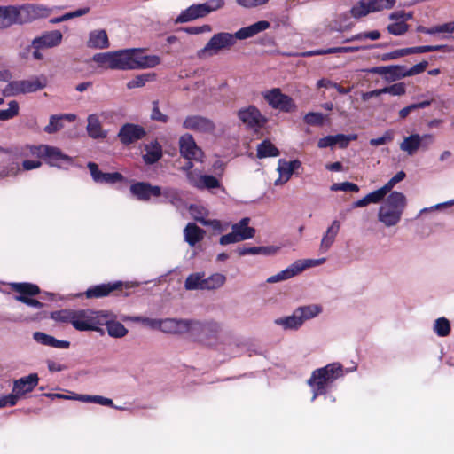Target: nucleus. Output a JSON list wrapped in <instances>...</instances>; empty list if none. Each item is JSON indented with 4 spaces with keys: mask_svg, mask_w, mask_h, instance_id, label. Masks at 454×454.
Wrapping results in <instances>:
<instances>
[{
    "mask_svg": "<svg viewBox=\"0 0 454 454\" xmlns=\"http://www.w3.org/2000/svg\"><path fill=\"white\" fill-rule=\"evenodd\" d=\"M180 153L188 160H201L203 152L196 145L193 137L190 134H185L179 140Z\"/></svg>",
    "mask_w": 454,
    "mask_h": 454,
    "instance_id": "obj_18",
    "label": "nucleus"
},
{
    "mask_svg": "<svg viewBox=\"0 0 454 454\" xmlns=\"http://www.w3.org/2000/svg\"><path fill=\"white\" fill-rule=\"evenodd\" d=\"M421 138L419 134H412L403 139L400 144V149L409 155H413L421 145Z\"/></svg>",
    "mask_w": 454,
    "mask_h": 454,
    "instance_id": "obj_42",
    "label": "nucleus"
},
{
    "mask_svg": "<svg viewBox=\"0 0 454 454\" xmlns=\"http://www.w3.org/2000/svg\"><path fill=\"white\" fill-rule=\"evenodd\" d=\"M204 272L190 274L184 282L186 290H204Z\"/></svg>",
    "mask_w": 454,
    "mask_h": 454,
    "instance_id": "obj_46",
    "label": "nucleus"
},
{
    "mask_svg": "<svg viewBox=\"0 0 454 454\" xmlns=\"http://www.w3.org/2000/svg\"><path fill=\"white\" fill-rule=\"evenodd\" d=\"M88 168L90 172L92 179L99 184H115L123 180V176L119 172L103 173L98 169V166L95 162H89Z\"/></svg>",
    "mask_w": 454,
    "mask_h": 454,
    "instance_id": "obj_23",
    "label": "nucleus"
},
{
    "mask_svg": "<svg viewBox=\"0 0 454 454\" xmlns=\"http://www.w3.org/2000/svg\"><path fill=\"white\" fill-rule=\"evenodd\" d=\"M370 73L385 76L388 81H396L398 79L406 77L405 66L391 65L374 67L369 70Z\"/></svg>",
    "mask_w": 454,
    "mask_h": 454,
    "instance_id": "obj_24",
    "label": "nucleus"
},
{
    "mask_svg": "<svg viewBox=\"0 0 454 454\" xmlns=\"http://www.w3.org/2000/svg\"><path fill=\"white\" fill-rule=\"evenodd\" d=\"M34 340L43 345L58 348H68L70 347L69 341L57 340L53 336L48 335L41 332H35L34 333Z\"/></svg>",
    "mask_w": 454,
    "mask_h": 454,
    "instance_id": "obj_39",
    "label": "nucleus"
},
{
    "mask_svg": "<svg viewBox=\"0 0 454 454\" xmlns=\"http://www.w3.org/2000/svg\"><path fill=\"white\" fill-rule=\"evenodd\" d=\"M206 231L194 223H189L184 230L185 241L191 247H194L197 243L201 241Z\"/></svg>",
    "mask_w": 454,
    "mask_h": 454,
    "instance_id": "obj_37",
    "label": "nucleus"
},
{
    "mask_svg": "<svg viewBox=\"0 0 454 454\" xmlns=\"http://www.w3.org/2000/svg\"><path fill=\"white\" fill-rule=\"evenodd\" d=\"M325 262V259H319V260H305L301 261L298 260L294 262L293 264H291L289 267L285 269L284 270L278 272L276 275H273L267 279L268 283H277L279 281L286 280L288 278H291L299 273L302 272L305 269L315 266L317 264H320Z\"/></svg>",
    "mask_w": 454,
    "mask_h": 454,
    "instance_id": "obj_11",
    "label": "nucleus"
},
{
    "mask_svg": "<svg viewBox=\"0 0 454 454\" xmlns=\"http://www.w3.org/2000/svg\"><path fill=\"white\" fill-rule=\"evenodd\" d=\"M9 108L5 110L0 109V121H7L14 118L19 114V104L16 100L8 103Z\"/></svg>",
    "mask_w": 454,
    "mask_h": 454,
    "instance_id": "obj_51",
    "label": "nucleus"
},
{
    "mask_svg": "<svg viewBox=\"0 0 454 454\" xmlns=\"http://www.w3.org/2000/svg\"><path fill=\"white\" fill-rule=\"evenodd\" d=\"M47 85V78L44 75L35 76L28 80L10 82L4 89L7 96L27 94L43 90Z\"/></svg>",
    "mask_w": 454,
    "mask_h": 454,
    "instance_id": "obj_7",
    "label": "nucleus"
},
{
    "mask_svg": "<svg viewBox=\"0 0 454 454\" xmlns=\"http://www.w3.org/2000/svg\"><path fill=\"white\" fill-rule=\"evenodd\" d=\"M226 281V277L221 273H215L204 278V290H214L221 287Z\"/></svg>",
    "mask_w": 454,
    "mask_h": 454,
    "instance_id": "obj_47",
    "label": "nucleus"
},
{
    "mask_svg": "<svg viewBox=\"0 0 454 454\" xmlns=\"http://www.w3.org/2000/svg\"><path fill=\"white\" fill-rule=\"evenodd\" d=\"M427 66H428V62L424 60L419 64L414 65L412 67H411L409 69H407L405 67V74H406V76H412V75L421 74L426 70Z\"/></svg>",
    "mask_w": 454,
    "mask_h": 454,
    "instance_id": "obj_64",
    "label": "nucleus"
},
{
    "mask_svg": "<svg viewBox=\"0 0 454 454\" xmlns=\"http://www.w3.org/2000/svg\"><path fill=\"white\" fill-rule=\"evenodd\" d=\"M185 333L190 335L195 340H202L204 335V322L198 320L186 319Z\"/></svg>",
    "mask_w": 454,
    "mask_h": 454,
    "instance_id": "obj_45",
    "label": "nucleus"
},
{
    "mask_svg": "<svg viewBox=\"0 0 454 454\" xmlns=\"http://www.w3.org/2000/svg\"><path fill=\"white\" fill-rule=\"evenodd\" d=\"M204 326L203 339L214 337L220 330L219 325L213 321L204 322Z\"/></svg>",
    "mask_w": 454,
    "mask_h": 454,
    "instance_id": "obj_58",
    "label": "nucleus"
},
{
    "mask_svg": "<svg viewBox=\"0 0 454 454\" xmlns=\"http://www.w3.org/2000/svg\"><path fill=\"white\" fill-rule=\"evenodd\" d=\"M155 77L154 74H144L136 76L127 83V88L131 90L135 88H140L145 85V83Z\"/></svg>",
    "mask_w": 454,
    "mask_h": 454,
    "instance_id": "obj_52",
    "label": "nucleus"
},
{
    "mask_svg": "<svg viewBox=\"0 0 454 454\" xmlns=\"http://www.w3.org/2000/svg\"><path fill=\"white\" fill-rule=\"evenodd\" d=\"M75 120L74 114H53L50 117L49 124L44 127V131L48 134L56 133L64 127L63 121L73 122Z\"/></svg>",
    "mask_w": 454,
    "mask_h": 454,
    "instance_id": "obj_33",
    "label": "nucleus"
},
{
    "mask_svg": "<svg viewBox=\"0 0 454 454\" xmlns=\"http://www.w3.org/2000/svg\"><path fill=\"white\" fill-rule=\"evenodd\" d=\"M238 117L247 126V128L254 131L260 130L268 122L267 117H265L261 111L253 105L239 109L238 111Z\"/></svg>",
    "mask_w": 454,
    "mask_h": 454,
    "instance_id": "obj_10",
    "label": "nucleus"
},
{
    "mask_svg": "<svg viewBox=\"0 0 454 454\" xmlns=\"http://www.w3.org/2000/svg\"><path fill=\"white\" fill-rule=\"evenodd\" d=\"M87 46L91 49H106L109 47V40L104 29L93 30L89 35Z\"/></svg>",
    "mask_w": 454,
    "mask_h": 454,
    "instance_id": "obj_36",
    "label": "nucleus"
},
{
    "mask_svg": "<svg viewBox=\"0 0 454 454\" xmlns=\"http://www.w3.org/2000/svg\"><path fill=\"white\" fill-rule=\"evenodd\" d=\"M270 27V22L267 20H261L250 26L242 27L235 33L237 40H244L254 36L255 35L262 32Z\"/></svg>",
    "mask_w": 454,
    "mask_h": 454,
    "instance_id": "obj_32",
    "label": "nucleus"
},
{
    "mask_svg": "<svg viewBox=\"0 0 454 454\" xmlns=\"http://www.w3.org/2000/svg\"><path fill=\"white\" fill-rule=\"evenodd\" d=\"M410 54H416L415 47L395 50L391 52L382 54L380 59L382 61H388V60L395 59L404 57V56H407Z\"/></svg>",
    "mask_w": 454,
    "mask_h": 454,
    "instance_id": "obj_48",
    "label": "nucleus"
},
{
    "mask_svg": "<svg viewBox=\"0 0 454 454\" xmlns=\"http://www.w3.org/2000/svg\"><path fill=\"white\" fill-rule=\"evenodd\" d=\"M39 145H17L10 147V156L12 160L36 157L40 153Z\"/></svg>",
    "mask_w": 454,
    "mask_h": 454,
    "instance_id": "obj_31",
    "label": "nucleus"
},
{
    "mask_svg": "<svg viewBox=\"0 0 454 454\" xmlns=\"http://www.w3.org/2000/svg\"><path fill=\"white\" fill-rule=\"evenodd\" d=\"M145 151L143 160L145 164L156 163L162 157V147L157 141L145 145Z\"/></svg>",
    "mask_w": 454,
    "mask_h": 454,
    "instance_id": "obj_40",
    "label": "nucleus"
},
{
    "mask_svg": "<svg viewBox=\"0 0 454 454\" xmlns=\"http://www.w3.org/2000/svg\"><path fill=\"white\" fill-rule=\"evenodd\" d=\"M150 323L151 326L159 327L160 331L170 334H183L186 330V319L166 318L161 320L145 319Z\"/></svg>",
    "mask_w": 454,
    "mask_h": 454,
    "instance_id": "obj_15",
    "label": "nucleus"
},
{
    "mask_svg": "<svg viewBox=\"0 0 454 454\" xmlns=\"http://www.w3.org/2000/svg\"><path fill=\"white\" fill-rule=\"evenodd\" d=\"M11 289L19 294L16 297H34L41 293L40 287L33 283H11Z\"/></svg>",
    "mask_w": 454,
    "mask_h": 454,
    "instance_id": "obj_35",
    "label": "nucleus"
},
{
    "mask_svg": "<svg viewBox=\"0 0 454 454\" xmlns=\"http://www.w3.org/2000/svg\"><path fill=\"white\" fill-rule=\"evenodd\" d=\"M250 223L249 217L242 218L239 223L232 224L231 231L236 234L240 241L247 240L252 239L255 235V229L253 227H249L248 224Z\"/></svg>",
    "mask_w": 454,
    "mask_h": 454,
    "instance_id": "obj_34",
    "label": "nucleus"
},
{
    "mask_svg": "<svg viewBox=\"0 0 454 454\" xmlns=\"http://www.w3.org/2000/svg\"><path fill=\"white\" fill-rule=\"evenodd\" d=\"M20 6L22 25L48 18L53 11L52 8L39 4H24Z\"/></svg>",
    "mask_w": 454,
    "mask_h": 454,
    "instance_id": "obj_12",
    "label": "nucleus"
},
{
    "mask_svg": "<svg viewBox=\"0 0 454 454\" xmlns=\"http://www.w3.org/2000/svg\"><path fill=\"white\" fill-rule=\"evenodd\" d=\"M331 190L337 191H344V192H357L359 191V187L357 184L350 183V182H343V183H335L331 186Z\"/></svg>",
    "mask_w": 454,
    "mask_h": 454,
    "instance_id": "obj_56",
    "label": "nucleus"
},
{
    "mask_svg": "<svg viewBox=\"0 0 454 454\" xmlns=\"http://www.w3.org/2000/svg\"><path fill=\"white\" fill-rule=\"evenodd\" d=\"M92 59L100 67L114 70V51L96 53Z\"/></svg>",
    "mask_w": 454,
    "mask_h": 454,
    "instance_id": "obj_44",
    "label": "nucleus"
},
{
    "mask_svg": "<svg viewBox=\"0 0 454 454\" xmlns=\"http://www.w3.org/2000/svg\"><path fill=\"white\" fill-rule=\"evenodd\" d=\"M150 118L154 121H158V122H161V123H167L168 121V116L160 112V110L159 108V101L158 100L153 101V109H152Z\"/></svg>",
    "mask_w": 454,
    "mask_h": 454,
    "instance_id": "obj_54",
    "label": "nucleus"
},
{
    "mask_svg": "<svg viewBox=\"0 0 454 454\" xmlns=\"http://www.w3.org/2000/svg\"><path fill=\"white\" fill-rule=\"evenodd\" d=\"M129 287L130 286L129 283H124L122 281L95 285L86 290L85 296L88 299L103 298L109 295L113 292H122L123 289H128Z\"/></svg>",
    "mask_w": 454,
    "mask_h": 454,
    "instance_id": "obj_13",
    "label": "nucleus"
},
{
    "mask_svg": "<svg viewBox=\"0 0 454 454\" xmlns=\"http://www.w3.org/2000/svg\"><path fill=\"white\" fill-rule=\"evenodd\" d=\"M380 37V33L378 30L363 32L354 35L350 39H347L344 42H350L355 40H364V39H371V40H378Z\"/></svg>",
    "mask_w": 454,
    "mask_h": 454,
    "instance_id": "obj_59",
    "label": "nucleus"
},
{
    "mask_svg": "<svg viewBox=\"0 0 454 454\" xmlns=\"http://www.w3.org/2000/svg\"><path fill=\"white\" fill-rule=\"evenodd\" d=\"M301 166L299 160L287 161L285 159L278 160V172L279 177L276 181V184L286 183L292 176L293 173Z\"/></svg>",
    "mask_w": 454,
    "mask_h": 454,
    "instance_id": "obj_26",
    "label": "nucleus"
},
{
    "mask_svg": "<svg viewBox=\"0 0 454 454\" xmlns=\"http://www.w3.org/2000/svg\"><path fill=\"white\" fill-rule=\"evenodd\" d=\"M225 4L224 0H208L205 3H203L205 12L207 14L214 11H217L221 8H223Z\"/></svg>",
    "mask_w": 454,
    "mask_h": 454,
    "instance_id": "obj_63",
    "label": "nucleus"
},
{
    "mask_svg": "<svg viewBox=\"0 0 454 454\" xmlns=\"http://www.w3.org/2000/svg\"><path fill=\"white\" fill-rule=\"evenodd\" d=\"M130 193L137 200L148 201L152 197H160L161 188L158 185H152L147 182H136L130 185Z\"/></svg>",
    "mask_w": 454,
    "mask_h": 454,
    "instance_id": "obj_16",
    "label": "nucleus"
},
{
    "mask_svg": "<svg viewBox=\"0 0 454 454\" xmlns=\"http://www.w3.org/2000/svg\"><path fill=\"white\" fill-rule=\"evenodd\" d=\"M14 24L22 25L20 6H0V29L10 27Z\"/></svg>",
    "mask_w": 454,
    "mask_h": 454,
    "instance_id": "obj_20",
    "label": "nucleus"
},
{
    "mask_svg": "<svg viewBox=\"0 0 454 454\" xmlns=\"http://www.w3.org/2000/svg\"><path fill=\"white\" fill-rule=\"evenodd\" d=\"M87 122L86 130L90 137L93 139H104L107 137V131L103 129L98 114H89Z\"/></svg>",
    "mask_w": 454,
    "mask_h": 454,
    "instance_id": "obj_30",
    "label": "nucleus"
},
{
    "mask_svg": "<svg viewBox=\"0 0 454 454\" xmlns=\"http://www.w3.org/2000/svg\"><path fill=\"white\" fill-rule=\"evenodd\" d=\"M280 151L269 140L265 139L257 145L256 157L264 159L268 157H278Z\"/></svg>",
    "mask_w": 454,
    "mask_h": 454,
    "instance_id": "obj_41",
    "label": "nucleus"
},
{
    "mask_svg": "<svg viewBox=\"0 0 454 454\" xmlns=\"http://www.w3.org/2000/svg\"><path fill=\"white\" fill-rule=\"evenodd\" d=\"M411 18V13H405L403 11L395 12L389 15V19L396 22L389 24L387 27L389 34L393 35H402L408 31V25L405 22Z\"/></svg>",
    "mask_w": 454,
    "mask_h": 454,
    "instance_id": "obj_22",
    "label": "nucleus"
},
{
    "mask_svg": "<svg viewBox=\"0 0 454 454\" xmlns=\"http://www.w3.org/2000/svg\"><path fill=\"white\" fill-rule=\"evenodd\" d=\"M434 331L440 337L448 336L450 333V321L445 317L436 319L434 325Z\"/></svg>",
    "mask_w": 454,
    "mask_h": 454,
    "instance_id": "obj_49",
    "label": "nucleus"
},
{
    "mask_svg": "<svg viewBox=\"0 0 454 454\" xmlns=\"http://www.w3.org/2000/svg\"><path fill=\"white\" fill-rule=\"evenodd\" d=\"M40 153L37 154V158H44L47 163L51 166L59 167L61 162L71 163L72 158L67 154H64L58 147L40 145Z\"/></svg>",
    "mask_w": 454,
    "mask_h": 454,
    "instance_id": "obj_17",
    "label": "nucleus"
},
{
    "mask_svg": "<svg viewBox=\"0 0 454 454\" xmlns=\"http://www.w3.org/2000/svg\"><path fill=\"white\" fill-rule=\"evenodd\" d=\"M183 127L201 133H212L215 129L212 120L200 115L187 116L183 122Z\"/></svg>",
    "mask_w": 454,
    "mask_h": 454,
    "instance_id": "obj_19",
    "label": "nucleus"
},
{
    "mask_svg": "<svg viewBox=\"0 0 454 454\" xmlns=\"http://www.w3.org/2000/svg\"><path fill=\"white\" fill-rule=\"evenodd\" d=\"M356 136H346L344 134L328 135L320 138L317 142L319 148H326L338 145L340 148H346L351 140H355Z\"/></svg>",
    "mask_w": 454,
    "mask_h": 454,
    "instance_id": "obj_27",
    "label": "nucleus"
},
{
    "mask_svg": "<svg viewBox=\"0 0 454 454\" xmlns=\"http://www.w3.org/2000/svg\"><path fill=\"white\" fill-rule=\"evenodd\" d=\"M74 314L75 310L62 309L52 312L51 318L59 322L70 323L72 325Z\"/></svg>",
    "mask_w": 454,
    "mask_h": 454,
    "instance_id": "obj_53",
    "label": "nucleus"
},
{
    "mask_svg": "<svg viewBox=\"0 0 454 454\" xmlns=\"http://www.w3.org/2000/svg\"><path fill=\"white\" fill-rule=\"evenodd\" d=\"M160 63L156 55H145L140 49H127L114 51V70L152 68Z\"/></svg>",
    "mask_w": 454,
    "mask_h": 454,
    "instance_id": "obj_1",
    "label": "nucleus"
},
{
    "mask_svg": "<svg viewBox=\"0 0 454 454\" xmlns=\"http://www.w3.org/2000/svg\"><path fill=\"white\" fill-rule=\"evenodd\" d=\"M20 172V168L19 163L12 162L11 165L3 168V169L0 171V176H16Z\"/></svg>",
    "mask_w": 454,
    "mask_h": 454,
    "instance_id": "obj_61",
    "label": "nucleus"
},
{
    "mask_svg": "<svg viewBox=\"0 0 454 454\" xmlns=\"http://www.w3.org/2000/svg\"><path fill=\"white\" fill-rule=\"evenodd\" d=\"M342 376L343 366L340 363L328 364L314 370L307 380L308 385L312 388V401L319 395H325L332 384Z\"/></svg>",
    "mask_w": 454,
    "mask_h": 454,
    "instance_id": "obj_2",
    "label": "nucleus"
},
{
    "mask_svg": "<svg viewBox=\"0 0 454 454\" xmlns=\"http://www.w3.org/2000/svg\"><path fill=\"white\" fill-rule=\"evenodd\" d=\"M207 16L203 4H192L181 13L175 20V23H186L199 18Z\"/></svg>",
    "mask_w": 454,
    "mask_h": 454,
    "instance_id": "obj_29",
    "label": "nucleus"
},
{
    "mask_svg": "<svg viewBox=\"0 0 454 454\" xmlns=\"http://www.w3.org/2000/svg\"><path fill=\"white\" fill-rule=\"evenodd\" d=\"M19 399L20 397L16 393L12 391L11 394L0 397V408L14 406L17 404Z\"/></svg>",
    "mask_w": 454,
    "mask_h": 454,
    "instance_id": "obj_62",
    "label": "nucleus"
},
{
    "mask_svg": "<svg viewBox=\"0 0 454 454\" xmlns=\"http://www.w3.org/2000/svg\"><path fill=\"white\" fill-rule=\"evenodd\" d=\"M221 186L220 181L212 175L201 176L200 183L199 184L198 190H211L219 188Z\"/></svg>",
    "mask_w": 454,
    "mask_h": 454,
    "instance_id": "obj_50",
    "label": "nucleus"
},
{
    "mask_svg": "<svg viewBox=\"0 0 454 454\" xmlns=\"http://www.w3.org/2000/svg\"><path fill=\"white\" fill-rule=\"evenodd\" d=\"M100 321L104 322L101 325H106L107 333L114 338H122L128 333V329L120 322L110 319V315L102 310Z\"/></svg>",
    "mask_w": 454,
    "mask_h": 454,
    "instance_id": "obj_28",
    "label": "nucleus"
},
{
    "mask_svg": "<svg viewBox=\"0 0 454 454\" xmlns=\"http://www.w3.org/2000/svg\"><path fill=\"white\" fill-rule=\"evenodd\" d=\"M389 192V190L383 185L381 188L367 194L370 203H379Z\"/></svg>",
    "mask_w": 454,
    "mask_h": 454,
    "instance_id": "obj_57",
    "label": "nucleus"
},
{
    "mask_svg": "<svg viewBox=\"0 0 454 454\" xmlns=\"http://www.w3.org/2000/svg\"><path fill=\"white\" fill-rule=\"evenodd\" d=\"M102 310L94 311L90 309L75 310L73 319V327L80 332L95 331L104 333L103 330L99 327L102 325L101 316Z\"/></svg>",
    "mask_w": 454,
    "mask_h": 454,
    "instance_id": "obj_6",
    "label": "nucleus"
},
{
    "mask_svg": "<svg viewBox=\"0 0 454 454\" xmlns=\"http://www.w3.org/2000/svg\"><path fill=\"white\" fill-rule=\"evenodd\" d=\"M384 94L389 93L393 96H401L405 94L406 89L405 85L403 82L395 83L393 85H390L388 87L383 88Z\"/></svg>",
    "mask_w": 454,
    "mask_h": 454,
    "instance_id": "obj_60",
    "label": "nucleus"
},
{
    "mask_svg": "<svg viewBox=\"0 0 454 454\" xmlns=\"http://www.w3.org/2000/svg\"><path fill=\"white\" fill-rule=\"evenodd\" d=\"M39 377L37 373H30L13 381L12 392L20 398L26 394L32 392L38 385Z\"/></svg>",
    "mask_w": 454,
    "mask_h": 454,
    "instance_id": "obj_21",
    "label": "nucleus"
},
{
    "mask_svg": "<svg viewBox=\"0 0 454 454\" xmlns=\"http://www.w3.org/2000/svg\"><path fill=\"white\" fill-rule=\"evenodd\" d=\"M62 33L59 30H51L43 33L41 36L33 39L32 44L37 48H53L59 45L62 42Z\"/></svg>",
    "mask_w": 454,
    "mask_h": 454,
    "instance_id": "obj_25",
    "label": "nucleus"
},
{
    "mask_svg": "<svg viewBox=\"0 0 454 454\" xmlns=\"http://www.w3.org/2000/svg\"><path fill=\"white\" fill-rule=\"evenodd\" d=\"M237 42L235 34L221 32L215 34L204 48L198 51V57L204 59L218 54L221 51L231 49Z\"/></svg>",
    "mask_w": 454,
    "mask_h": 454,
    "instance_id": "obj_5",
    "label": "nucleus"
},
{
    "mask_svg": "<svg viewBox=\"0 0 454 454\" xmlns=\"http://www.w3.org/2000/svg\"><path fill=\"white\" fill-rule=\"evenodd\" d=\"M406 206V198L400 192H392L379 210V220L386 226L397 224Z\"/></svg>",
    "mask_w": 454,
    "mask_h": 454,
    "instance_id": "obj_3",
    "label": "nucleus"
},
{
    "mask_svg": "<svg viewBox=\"0 0 454 454\" xmlns=\"http://www.w3.org/2000/svg\"><path fill=\"white\" fill-rule=\"evenodd\" d=\"M145 136L146 131L145 128L134 123L123 124L117 134L120 142L123 145L134 144L143 139Z\"/></svg>",
    "mask_w": 454,
    "mask_h": 454,
    "instance_id": "obj_14",
    "label": "nucleus"
},
{
    "mask_svg": "<svg viewBox=\"0 0 454 454\" xmlns=\"http://www.w3.org/2000/svg\"><path fill=\"white\" fill-rule=\"evenodd\" d=\"M322 309L318 305H308L297 308L293 315L275 320L277 325H282L284 329H298L306 320L317 317Z\"/></svg>",
    "mask_w": 454,
    "mask_h": 454,
    "instance_id": "obj_4",
    "label": "nucleus"
},
{
    "mask_svg": "<svg viewBox=\"0 0 454 454\" xmlns=\"http://www.w3.org/2000/svg\"><path fill=\"white\" fill-rule=\"evenodd\" d=\"M359 50L358 47H333L321 50L309 51L301 53L303 57H312L318 55L333 54V53H343V52H356Z\"/></svg>",
    "mask_w": 454,
    "mask_h": 454,
    "instance_id": "obj_43",
    "label": "nucleus"
},
{
    "mask_svg": "<svg viewBox=\"0 0 454 454\" xmlns=\"http://www.w3.org/2000/svg\"><path fill=\"white\" fill-rule=\"evenodd\" d=\"M263 98L272 108L284 113H292L297 108L294 99L290 96L282 93L279 88H274L264 92Z\"/></svg>",
    "mask_w": 454,
    "mask_h": 454,
    "instance_id": "obj_9",
    "label": "nucleus"
},
{
    "mask_svg": "<svg viewBox=\"0 0 454 454\" xmlns=\"http://www.w3.org/2000/svg\"><path fill=\"white\" fill-rule=\"evenodd\" d=\"M304 121L312 126H320L324 122V115L321 113L309 112L304 116Z\"/></svg>",
    "mask_w": 454,
    "mask_h": 454,
    "instance_id": "obj_55",
    "label": "nucleus"
},
{
    "mask_svg": "<svg viewBox=\"0 0 454 454\" xmlns=\"http://www.w3.org/2000/svg\"><path fill=\"white\" fill-rule=\"evenodd\" d=\"M395 3L396 0H360L351 8L350 13L352 17L359 19L371 12L392 9Z\"/></svg>",
    "mask_w": 454,
    "mask_h": 454,
    "instance_id": "obj_8",
    "label": "nucleus"
},
{
    "mask_svg": "<svg viewBox=\"0 0 454 454\" xmlns=\"http://www.w3.org/2000/svg\"><path fill=\"white\" fill-rule=\"evenodd\" d=\"M340 223L337 220H334L332 224L327 228L325 233L324 234L321 244H320V251L325 253L333 244L337 234L340 231Z\"/></svg>",
    "mask_w": 454,
    "mask_h": 454,
    "instance_id": "obj_38",
    "label": "nucleus"
}]
</instances>
